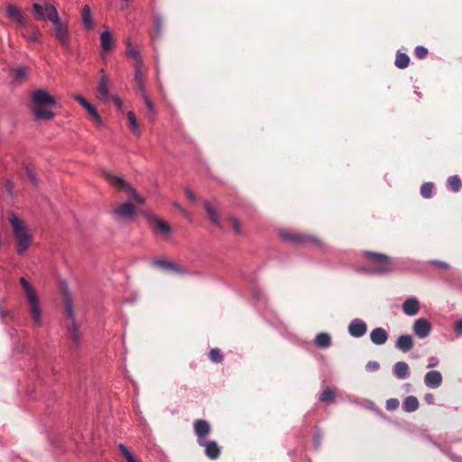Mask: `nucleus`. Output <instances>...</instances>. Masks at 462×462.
<instances>
[{
  "mask_svg": "<svg viewBox=\"0 0 462 462\" xmlns=\"http://www.w3.org/2000/svg\"><path fill=\"white\" fill-rule=\"evenodd\" d=\"M448 183L450 189L455 192L458 191L462 187V181L457 175L449 177L448 180Z\"/></svg>",
  "mask_w": 462,
  "mask_h": 462,
  "instance_id": "obj_32",
  "label": "nucleus"
},
{
  "mask_svg": "<svg viewBox=\"0 0 462 462\" xmlns=\"http://www.w3.org/2000/svg\"><path fill=\"white\" fill-rule=\"evenodd\" d=\"M370 339L375 345H383L388 339V334L384 328H376L371 331Z\"/></svg>",
  "mask_w": 462,
  "mask_h": 462,
  "instance_id": "obj_19",
  "label": "nucleus"
},
{
  "mask_svg": "<svg viewBox=\"0 0 462 462\" xmlns=\"http://www.w3.org/2000/svg\"><path fill=\"white\" fill-rule=\"evenodd\" d=\"M367 331V326L360 319H353L348 325V333L354 337H360Z\"/></svg>",
  "mask_w": 462,
  "mask_h": 462,
  "instance_id": "obj_14",
  "label": "nucleus"
},
{
  "mask_svg": "<svg viewBox=\"0 0 462 462\" xmlns=\"http://www.w3.org/2000/svg\"><path fill=\"white\" fill-rule=\"evenodd\" d=\"M283 236L285 239L295 242V243H300L302 240L300 237L292 236V235H283Z\"/></svg>",
  "mask_w": 462,
  "mask_h": 462,
  "instance_id": "obj_47",
  "label": "nucleus"
},
{
  "mask_svg": "<svg viewBox=\"0 0 462 462\" xmlns=\"http://www.w3.org/2000/svg\"><path fill=\"white\" fill-rule=\"evenodd\" d=\"M210 430V424L206 420L199 419L194 421V432L199 444L206 440Z\"/></svg>",
  "mask_w": 462,
  "mask_h": 462,
  "instance_id": "obj_12",
  "label": "nucleus"
},
{
  "mask_svg": "<svg viewBox=\"0 0 462 462\" xmlns=\"http://www.w3.org/2000/svg\"><path fill=\"white\" fill-rule=\"evenodd\" d=\"M53 35L55 40L59 42L60 47L66 51L70 50L71 45V33L69 31V23L62 21L61 18L53 23Z\"/></svg>",
  "mask_w": 462,
  "mask_h": 462,
  "instance_id": "obj_6",
  "label": "nucleus"
},
{
  "mask_svg": "<svg viewBox=\"0 0 462 462\" xmlns=\"http://www.w3.org/2000/svg\"><path fill=\"white\" fill-rule=\"evenodd\" d=\"M418 408H419V401L415 396L410 395L404 399V401L402 402V409L406 412H413V411H417Z\"/></svg>",
  "mask_w": 462,
  "mask_h": 462,
  "instance_id": "obj_26",
  "label": "nucleus"
},
{
  "mask_svg": "<svg viewBox=\"0 0 462 462\" xmlns=\"http://www.w3.org/2000/svg\"><path fill=\"white\" fill-rule=\"evenodd\" d=\"M134 81L140 93L144 94V92H146V89L144 74L143 72V62H138L135 64Z\"/></svg>",
  "mask_w": 462,
  "mask_h": 462,
  "instance_id": "obj_17",
  "label": "nucleus"
},
{
  "mask_svg": "<svg viewBox=\"0 0 462 462\" xmlns=\"http://www.w3.org/2000/svg\"><path fill=\"white\" fill-rule=\"evenodd\" d=\"M229 221H230V224H231L234 231L236 234H240L242 232L240 221L233 216L229 217Z\"/></svg>",
  "mask_w": 462,
  "mask_h": 462,
  "instance_id": "obj_38",
  "label": "nucleus"
},
{
  "mask_svg": "<svg viewBox=\"0 0 462 462\" xmlns=\"http://www.w3.org/2000/svg\"><path fill=\"white\" fill-rule=\"evenodd\" d=\"M32 9L36 19L39 21H49L53 23L60 18L57 7L51 3L44 2L42 4L33 2Z\"/></svg>",
  "mask_w": 462,
  "mask_h": 462,
  "instance_id": "obj_5",
  "label": "nucleus"
},
{
  "mask_svg": "<svg viewBox=\"0 0 462 462\" xmlns=\"http://www.w3.org/2000/svg\"><path fill=\"white\" fill-rule=\"evenodd\" d=\"M438 364H439V359L437 357L432 356L430 358V363L428 364L427 367L432 368V367H435Z\"/></svg>",
  "mask_w": 462,
  "mask_h": 462,
  "instance_id": "obj_49",
  "label": "nucleus"
},
{
  "mask_svg": "<svg viewBox=\"0 0 462 462\" xmlns=\"http://www.w3.org/2000/svg\"><path fill=\"white\" fill-rule=\"evenodd\" d=\"M114 100L116 102V105L117 108L119 110H122V108H123V101L118 97H116L114 98Z\"/></svg>",
  "mask_w": 462,
  "mask_h": 462,
  "instance_id": "obj_55",
  "label": "nucleus"
},
{
  "mask_svg": "<svg viewBox=\"0 0 462 462\" xmlns=\"http://www.w3.org/2000/svg\"><path fill=\"white\" fill-rule=\"evenodd\" d=\"M9 221L13 227L14 236L17 244L16 253L23 254L32 245V236L27 231L23 221L14 212L10 213Z\"/></svg>",
  "mask_w": 462,
  "mask_h": 462,
  "instance_id": "obj_3",
  "label": "nucleus"
},
{
  "mask_svg": "<svg viewBox=\"0 0 462 462\" xmlns=\"http://www.w3.org/2000/svg\"><path fill=\"white\" fill-rule=\"evenodd\" d=\"M27 175L30 178V180H32V182L33 184H36V178H35L34 174L32 171H27Z\"/></svg>",
  "mask_w": 462,
  "mask_h": 462,
  "instance_id": "obj_56",
  "label": "nucleus"
},
{
  "mask_svg": "<svg viewBox=\"0 0 462 462\" xmlns=\"http://www.w3.org/2000/svg\"><path fill=\"white\" fill-rule=\"evenodd\" d=\"M6 16L21 28L26 24V17L22 8L15 5H7Z\"/></svg>",
  "mask_w": 462,
  "mask_h": 462,
  "instance_id": "obj_9",
  "label": "nucleus"
},
{
  "mask_svg": "<svg viewBox=\"0 0 462 462\" xmlns=\"http://www.w3.org/2000/svg\"><path fill=\"white\" fill-rule=\"evenodd\" d=\"M92 119L94 120V122H95L97 125H99V126L103 125V120H102V118H101V116H99V114H98V113H97L96 116H94L92 117Z\"/></svg>",
  "mask_w": 462,
  "mask_h": 462,
  "instance_id": "obj_53",
  "label": "nucleus"
},
{
  "mask_svg": "<svg viewBox=\"0 0 462 462\" xmlns=\"http://www.w3.org/2000/svg\"><path fill=\"white\" fill-rule=\"evenodd\" d=\"M154 27L156 31V36L160 37L162 32V20L160 17L154 19Z\"/></svg>",
  "mask_w": 462,
  "mask_h": 462,
  "instance_id": "obj_41",
  "label": "nucleus"
},
{
  "mask_svg": "<svg viewBox=\"0 0 462 462\" xmlns=\"http://www.w3.org/2000/svg\"><path fill=\"white\" fill-rule=\"evenodd\" d=\"M403 312L408 316H414L419 312V301L415 298L406 300L402 305Z\"/></svg>",
  "mask_w": 462,
  "mask_h": 462,
  "instance_id": "obj_21",
  "label": "nucleus"
},
{
  "mask_svg": "<svg viewBox=\"0 0 462 462\" xmlns=\"http://www.w3.org/2000/svg\"><path fill=\"white\" fill-rule=\"evenodd\" d=\"M50 106H51L50 105H41V106H40V109H41V110H42L43 112H44V111H51V110L49 108Z\"/></svg>",
  "mask_w": 462,
  "mask_h": 462,
  "instance_id": "obj_57",
  "label": "nucleus"
},
{
  "mask_svg": "<svg viewBox=\"0 0 462 462\" xmlns=\"http://www.w3.org/2000/svg\"><path fill=\"white\" fill-rule=\"evenodd\" d=\"M153 223H154L158 232H160L161 234H162L164 236H168L170 234L171 226L166 222H164L159 218H154Z\"/></svg>",
  "mask_w": 462,
  "mask_h": 462,
  "instance_id": "obj_29",
  "label": "nucleus"
},
{
  "mask_svg": "<svg viewBox=\"0 0 462 462\" xmlns=\"http://www.w3.org/2000/svg\"><path fill=\"white\" fill-rule=\"evenodd\" d=\"M380 367L379 365V363L375 362V361H370L367 363L366 365V368L370 371H375V370H378Z\"/></svg>",
  "mask_w": 462,
  "mask_h": 462,
  "instance_id": "obj_45",
  "label": "nucleus"
},
{
  "mask_svg": "<svg viewBox=\"0 0 462 462\" xmlns=\"http://www.w3.org/2000/svg\"><path fill=\"white\" fill-rule=\"evenodd\" d=\"M434 185L431 182H425L420 187V194L423 198L429 199L432 196Z\"/></svg>",
  "mask_w": 462,
  "mask_h": 462,
  "instance_id": "obj_33",
  "label": "nucleus"
},
{
  "mask_svg": "<svg viewBox=\"0 0 462 462\" xmlns=\"http://www.w3.org/2000/svg\"><path fill=\"white\" fill-rule=\"evenodd\" d=\"M455 330L457 334H462V319L456 323Z\"/></svg>",
  "mask_w": 462,
  "mask_h": 462,
  "instance_id": "obj_54",
  "label": "nucleus"
},
{
  "mask_svg": "<svg viewBox=\"0 0 462 462\" xmlns=\"http://www.w3.org/2000/svg\"><path fill=\"white\" fill-rule=\"evenodd\" d=\"M87 112L93 117L94 116H96L97 114V109L95 108V106L90 104L89 102L88 103V105L84 107Z\"/></svg>",
  "mask_w": 462,
  "mask_h": 462,
  "instance_id": "obj_44",
  "label": "nucleus"
},
{
  "mask_svg": "<svg viewBox=\"0 0 462 462\" xmlns=\"http://www.w3.org/2000/svg\"><path fill=\"white\" fill-rule=\"evenodd\" d=\"M431 263L433 264H435V265H437L439 267L444 268V269H448L449 267V265L447 263H445V262L435 260V261H432Z\"/></svg>",
  "mask_w": 462,
  "mask_h": 462,
  "instance_id": "obj_51",
  "label": "nucleus"
},
{
  "mask_svg": "<svg viewBox=\"0 0 462 462\" xmlns=\"http://www.w3.org/2000/svg\"><path fill=\"white\" fill-rule=\"evenodd\" d=\"M97 91L100 95V98H102L103 101L107 102L109 99V88H108V79L105 74H103L100 77L98 86H97Z\"/></svg>",
  "mask_w": 462,
  "mask_h": 462,
  "instance_id": "obj_23",
  "label": "nucleus"
},
{
  "mask_svg": "<svg viewBox=\"0 0 462 462\" xmlns=\"http://www.w3.org/2000/svg\"><path fill=\"white\" fill-rule=\"evenodd\" d=\"M41 105H56V98L49 94L45 89H37L31 95V106L33 116L36 120H51L54 117L52 111H42L40 109Z\"/></svg>",
  "mask_w": 462,
  "mask_h": 462,
  "instance_id": "obj_1",
  "label": "nucleus"
},
{
  "mask_svg": "<svg viewBox=\"0 0 462 462\" xmlns=\"http://www.w3.org/2000/svg\"><path fill=\"white\" fill-rule=\"evenodd\" d=\"M135 214V208L129 202L118 205L113 209V215L117 220H128Z\"/></svg>",
  "mask_w": 462,
  "mask_h": 462,
  "instance_id": "obj_10",
  "label": "nucleus"
},
{
  "mask_svg": "<svg viewBox=\"0 0 462 462\" xmlns=\"http://www.w3.org/2000/svg\"><path fill=\"white\" fill-rule=\"evenodd\" d=\"M334 397H335L334 392L331 389L327 388L321 393V394L319 396V400L321 402H333Z\"/></svg>",
  "mask_w": 462,
  "mask_h": 462,
  "instance_id": "obj_36",
  "label": "nucleus"
},
{
  "mask_svg": "<svg viewBox=\"0 0 462 462\" xmlns=\"http://www.w3.org/2000/svg\"><path fill=\"white\" fill-rule=\"evenodd\" d=\"M142 96L143 97L144 103L147 106V108L149 109V111L151 113H153L154 112V106H153L152 101L151 100V98L147 95V93L144 92V94H142Z\"/></svg>",
  "mask_w": 462,
  "mask_h": 462,
  "instance_id": "obj_43",
  "label": "nucleus"
},
{
  "mask_svg": "<svg viewBox=\"0 0 462 462\" xmlns=\"http://www.w3.org/2000/svg\"><path fill=\"white\" fill-rule=\"evenodd\" d=\"M174 207L185 217H188L189 216L187 210L184 208H182L179 203H174Z\"/></svg>",
  "mask_w": 462,
  "mask_h": 462,
  "instance_id": "obj_52",
  "label": "nucleus"
},
{
  "mask_svg": "<svg viewBox=\"0 0 462 462\" xmlns=\"http://www.w3.org/2000/svg\"><path fill=\"white\" fill-rule=\"evenodd\" d=\"M100 44L105 52H109L112 50L114 39L109 30H106L100 34Z\"/></svg>",
  "mask_w": 462,
  "mask_h": 462,
  "instance_id": "obj_22",
  "label": "nucleus"
},
{
  "mask_svg": "<svg viewBox=\"0 0 462 462\" xmlns=\"http://www.w3.org/2000/svg\"><path fill=\"white\" fill-rule=\"evenodd\" d=\"M409 365L403 361H399L394 365L393 374L399 379H404L409 375Z\"/></svg>",
  "mask_w": 462,
  "mask_h": 462,
  "instance_id": "obj_25",
  "label": "nucleus"
},
{
  "mask_svg": "<svg viewBox=\"0 0 462 462\" xmlns=\"http://www.w3.org/2000/svg\"><path fill=\"white\" fill-rule=\"evenodd\" d=\"M21 35L29 42H42V33L36 25L29 27L26 26L25 24L24 26L22 27Z\"/></svg>",
  "mask_w": 462,
  "mask_h": 462,
  "instance_id": "obj_11",
  "label": "nucleus"
},
{
  "mask_svg": "<svg viewBox=\"0 0 462 462\" xmlns=\"http://www.w3.org/2000/svg\"><path fill=\"white\" fill-rule=\"evenodd\" d=\"M424 383L427 387L436 389L442 383V375L440 372L432 370L428 372L424 376Z\"/></svg>",
  "mask_w": 462,
  "mask_h": 462,
  "instance_id": "obj_15",
  "label": "nucleus"
},
{
  "mask_svg": "<svg viewBox=\"0 0 462 462\" xmlns=\"http://www.w3.org/2000/svg\"><path fill=\"white\" fill-rule=\"evenodd\" d=\"M74 99L77 100L83 107H85L88 101L81 95H75Z\"/></svg>",
  "mask_w": 462,
  "mask_h": 462,
  "instance_id": "obj_46",
  "label": "nucleus"
},
{
  "mask_svg": "<svg viewBox=\"0 0 462 462\" xmlns=\"http://www.w3.org/2000/svg\"><path fill=\"white\" fill-rule=\"evenodd\" d=\"M185 194H186V197L192 202H195L196 201V197H195V194L189 189H185Z\"/></svg>",
  "mask_w": 462,
  "mask_h": 462,
  "instance_id": "obj_48",
  "label": "nucleus"
},
{
  "mask_svg": "<svg viewBox=\"0 0 462 462\" xmlns=\"http://www.w3.org/2000/svg\"><path fill=\"white\" fill-rule=\"evenodd\" d=\"M20 283L28 301L29 313L32 319L35 326L42 327L43 324L42 310L38 293L35 288L24 277L20 278Z\"/></svg>",
  "mask_w": 462,
  "mask_h": 462,
  "instance_id": "obj_2",
  "label": "nucleus"
},
{
  "mask_svg": "<svg viewBox=\"0 0 462 462\" xmlns=\"http://www.w3.org/2000/svg\"><path fill=\"white\" fill-rule=\"evenodd\" d=\"M126 55L135 60L136 63L142 62L140 52L137 50L133 49L131 47V43L129 41L127 42Z\"/></svg>",
  "mask_w": 462,
  "mask_h": 462,
  "instance_id": "obj_34",
  "label": "nucleus"
},
{
  "mask_svg": "<svg viewBox=\"0 0 462 462\" xmlns=\"http://www.w3.org/2000/svg\"><path fill=\"white\" fill-rule=\"evenodd\" d=\"M106 180L114 187L117 188L119 190L124 191L132 195L133 199L142 205L144 203L143 198H142L137 191L125 180L120 177L115 176L110 172H106L105 174Z\"/></svg>",
  "mask_w": 462,
  "mask_h": 462,
  "instance_id": "obj_7",
  "label": "nucleus"
},
{
  "mask_svg": "<svg viewBox=\"0 0 462 462\" xmlns=\"http://www.w3.org/2000/svg\"><path fill=\"white\" fill-rule=\"evenodd\" d=\"M118 448L125 458L126 462H140L124 444H119Z\"/></svg>",
  "mask_w": 462,
  "mask_h": 462,
  "instance_id": "obj_31",
  "label": "nucleus"
},
{
  "mask_svg": "<svg viewBox=\"0 0 462 462\" xmlns=\"http://www.w3.org/2000/svg\"><path fill=\"white\" fill-rule=\"evenodd\" d=\"M424 400L428 404L434 403V395L432 393H426L424 396Z\"/></svg>",
  "mask_w": 462,
  "mask_h": 462,
  "instance_id": "obj_50",
  "label": "nucleus"
},
{
  "mask_svg": "<svg viewBox=\"0 0 462 462\" xmlns=\"http://www.w3.org/2000/svg\"><path fill=\"white\" fill-rule=\"evenodd\" d=\"M205 448L206 456L210 459H217L220 455V448L214 440H204L199 444Z\"/></svg>",
  "mask_w": 462,
  "mask_h": 462,
  "instance_id": "obj_16",
  "label": "nucleus"
},
{
  "mask_svg": "<svg viewBox=\"0 0 462 462\" xmlns=\"http://www.w3.org/2000/svg\"><path fill=\"white\" fill-rule=\"evenodd\" d=\"M428 54V50L423 46H417L415 48V55L419 59H424Z\"/></svg>",
  "mask_w": 462,
  "mask_h": 462,
  "instance_id": "obj_40",
  "label": "nucleus"
},
{
  "mask_svg": "<svg viewBox=\"0 0 462 462\" xmlns=\"http://www.w3.org/2000/svg\"><path fill=\"white\" fill-rule=\"evenodd\" d=\"M27 76V70L24 67H18L14 70V77L16 79H24Z\"/></svg>",
  "mask_w": 462,
  "mask_h": 462,
  "instance_id": "obj_39",
  "label": "nucleus"
},
{
  "mask_svg": "<svg viewBox=\"0 0 462 462\" xmlns=\"http://www.w3.org/2000/svg\"><path fill=\"white\" fill-rule=\"evenodd\" d=\"M315 345L319 348H328L331 345V337L328 333H319L315 337Z\"/></svg>",
  "mask_w": 462,
  "mask_h": 462,
  "instance_id": "obj_27",
  "label": "nucleus"
},
{
  "mask_svg": "<svg viewBox=\"0 0 462 462\" xmlns=\"http://www.w3.org/2000/svg\"><path fill=\"white\" fill-rule=\"evenodd\" d=\"M209 358L214 363H220L223 360V355L218 348H213L209 351Z\"/></svg>",
  "mask_w": 462,
  "mask_h": 462,
  "instance_id": "obj_35",
  "label": "nucleus"
},
{
  "mask_svg": "<svg viewBox=\"0 0 462 462\" xmlns=\"http://www.w3.org/2000/svg\"><path fill=\"white\" fill-rule=\"evenodd\" d=\"M153 264L155 266L162 267V268H163V269H165L167 271H170V272H174V273H180V274L188 273L187 270H185L184 268H181L178 264H176V263H174L172 262H170V261L155 260L153 262Z\"/></svg>",
  "mask_w": 462,
  "mask_h": 462,
  "instance_id": "obj_18",
  "label": "nucleus"
},
{
  "mask_svg": "<svg viewBox=\"0 0 462 462\" xmlns=\"http://www.w3.org/2000/svg\"><path fill=\"white\" fill-rule=\"evenodd\" d=\"M366 259L373 264V267L363 269L365 273H374V274H384L390 273L392 268L391 259L383 254L370 251L364 252Z\"/></svg>",
  "mask_w": 462,
  "mask_h": 462,
  "instance_id": "obj_4",
  "label": "nucleus"
},
{
  "mask_svg": "<svg viewBox=\"0 0 462 462\" xmlns=\"http://www.w3.org/2000/svg\"><path fill=\"white\" fill-rule=\"evenodd\" d=\"M65 308H66V312L71 320V325L69 328L70 337L73 340V342L75 343V345L79 346L80 343L81 336H80L79 328L76 324L74 310H73V301H72L71 297L69 294H67L65 297Z\"/></svg>",
  "mask_w": 462,
  "mask_h": 462,
  "instance_id": "obj_8",
  "label": "nucleus"
},
{
  "mask_svg": "<svg viewBox=\"0 0 462 462\" xmlns=\"http://www.w3.org/2000/svg\"><path fill=\"white\" fill-rule=\"evenodd\" d=\"M395 346L402 351V352H408L414 346V342L411 335H402L400 336L397 340Z\"/></svg>",
  "mask_w": 462,
  "mask_h": 462,
  "instance_id": "obj_20",
  "label": "nucleus"
},
{
  "mask_svg": "<svg viewBox=\"0 0 462 462\" xmlns=\"http://www.w3.org/2000/svg\"><path fill=\"white\" fill-rule=\"evenodd\" d=\"M410 62V58L405 53L398 52L395 59V65L399 69H405L408 67Z\"/></svg>",
  "mask_w": 462,
  "mask_h": 462,
  "instance_id": "obj_30",
  "label": "nucleus"
},
{
  "mask_svg": "<svg viewBox=\"0 0 462 462\" xmlns=\"http://www.w3.org/2000/svg\"><path fill=\"white\" fill-rule=\"evenodd\" d=\"M399 407V401L397 399L392 398L386 402V409L388 411H393Z\"/></svg>",
  "mask_w": 462,
  "mask_h": 462,
  "instance_id": "obj_42",
  "label": "nucleus"
},
{
  "mask_svg": "<svg viewBox=\"0 0 462 462\" xmlns=\"http://www.w3.org/2000/svg\"><path fill=\"white\" fill-rule=\"evenodd\" d=\"M205 209H206V212H207L208 217L212 221V223L218 226L219 225V216H218L217 209L213 207V205L210 202L206 201L205 202Z\"/></svg>",
  "mask_w": 462,
  "mask_h": 462,
  "instance_id": "obj_28",
  "label": "nucleus"
},
{
  "mask_svg": "<svg viewBox=\"0 0 462 462\" xmlns=\"http://www.w3.org/2000/svg\"><path fill=\"white\" fill-rule=\"evenodd\" d=\"M82 23L86 30H90L94 27V21L92 18L91 9L89 5H85L82 8Z\"/></svg>",
  "mask_w": 462,
  "mask_h": 462,
  "instance_id": "obj_24",
  "label": "nucleus"
},
{
  "mask_svg": "<svg viewBox=\"0 0 462 462\" xmlns=\"http://www.w3.org/2000/svg\"><path fill=\"white\" fill-rule=\"evenodd\" d=\"M127 116H128V120H129V123H130V125H131L133 131L138 132L139 126H138L137 118H136L134 113L130 111L128 113Z\"/></svg>",
  "mask_w": 462,
  "mask_h": 462,
  "instance_id": "obj_37",
  "label": "nucleus"
},
{
  "mask_svg": "<svg viewBox=\"0 0 462 462\" xmlns=\"http://www.w3.org/2000/svg\"><path fill=\"white\" fill-rule=\"evenodd\" d=\"M431 324L424 318H420L415 320L413 323V332L419 338L427 337L431 330Z\"/></svg>",
  "mask_w": 462,
  "mask_h": 462,
  "instance_id": "obj_13",
  "label": "nucleus"
}]
</instances>
